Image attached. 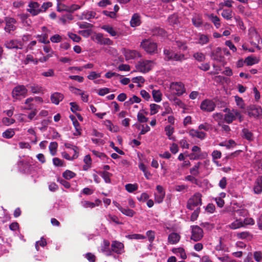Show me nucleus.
Segmentation results:
<instances>
[{
  "label": "nucleus",
  "instance_id": "nucleus-1",
  "mask_svg": "<svg viewBox=\"0 0 262 262\" xmlns=\"http://www.w3.org/2000/svg\"><path fill=\"white\" fill-rule=\"evenodd\" d=\"M224 112H226V113L224 116V120L225 122L228 124L232 123L237 118L238 119L239 122H242L243 120V117L242 115H241L239 111L237 110H230L226 108L224 110Z\"/></svg>",
  "mask_w": 262,
  "mask_h": 262
},
{
  "label": "nucleus",
  "instance_id": "nucleus-2",
  "mask_svg": "<svg viewBox=\"0 0 262 262\" xmlns=\"http://www.w3.org/2000/svg\"><path fill=\"white\" fill-rule=\"evenodd\" d=\"M140 47L148 54H154L157 52V43L150 39H145L142 41Z\"/></svg>",
  "mask_w": 262,
  "mask_h": 262
},
{
  "label": "nucleus",
  "instance_id": "nucleus-3",
  "mask_svg": "<svg viewBox=\"0 0 262 262\" xmlns=\"http://www.w3.org/2000/svg\"><path fill=\"white\" fill-rule=\"evenodd\" d=\"M155 65L153 60H141L139 61L136 65L137 71L145 73L150 71Z\"/></svg>",
  "mask_w": 262,
  "mask_h": 262
},
{
  "label": "nucleus",
  "instance_id": "nucleus-4",
  "mask_svg": "<svg viewBox=\"0 0 262 262\" xmlns=\"http://www.w3.org/2000/svg\"><path fill=\"white\" fill-rule=\"evenodd\" d=\"M28 90L23 85H17L12 90V96L15 100H20L27 96Z\"/></svg>",
  "mask_w": 262,
  "mask_h": 262
},
{
  "label": "nucleus",
  "instance_id": "nucleus-5",
  "mask_svg": "<svg viewBox=\"0 0 262 262\" xmlns=\"http://www.w3.org/2000/svg\"><path fill=\"white\" fill-rule=\"evenodd\" d=\"M171 92L178 96L182 95L186 92L184 84L181 82H172L170 84Z\"/></svg>",
  "mask_w": 262,
  "mask_h": 262
},
{
  "label": "nucleus",
  "instance_id": "nucleus-6",
  "mask_svg": "<svg viewBox=\"0 0 262 262\" xmlns=\"http://www.w3.org/2000/svg\"><path fill=\"white\" fill-rule=\"evenodd\" d=\"M202 194L197 192L195 193L191 198H190L187 204V208L189 210H193L195 207H196L202 204Z\"/></svg>",
  "mask_w": 262,
  "mask_h": 262
},
{
  "label": "nucleus",
  "instance_id": "nucleus-7",
  "mask_svg": "<svg viewBox=\"0 0 262 262\" xmlns=\"http://www.w3.org/2000/svg\"><path fill=\"white\" fill-rule=\"evenodd\" d=\"M34 102L38 103H42L43 102V99L40 97H29L26 99L25 101V106L24 107V110H34L36 109Z\"/></svg>",
  "mask_w": 262,
  "mask_h": 262
},
{
  "label": "nucleus",
  "instance_id": "nucleus-8",
  "mask_svg": "<svg viewBox=\"0 0 262 262\" xmlns=\"http://www.w3.org/2000/svg\"><path fill=\"white\" fill-rule=\"evenodd\" d=\"M122 53L126 60L135 59L137 58L141 57L142 56L140 52L135 50L123 48L122 50Z\"/></svg>",
  "mask_w": 262,
  "mask_h": 262
},
{
  "label": "nucleus",
  "instance_id": "nucleus-9",
  "mask_svg": "<svg viewBox=\"0 0 262 262\" xmlns=\"http://www.w3.org/2000/svg\"><path fill=\"white\" fill-rule=\"evenodd\" d=\"M215 106V103L213 100L208 99L203 100L200 104L201 110L206 112H213Z\"/></svg>",
  "mask_w": 262,
  "mask_h": 262
},
{
  "label": "nucleus",
  "instance_id": "nucleus-10",
  "mask_svg": "<svg viewBox=\"0 0 262 262\" xmlns=\"http://www.w3.org/2000/svg\"><path fill=\"white\" fill-rule=\"evenodd\" d=\"M5 27L4 28L5 31L11 34L12 32L14 31L17 27H16V20L12 17H6L5 18Z\"/></svg>",
  "mask_w": 262,
  "mask_h": 262
},
{
  "label": "nucleus",
  "instance_id": "nucleus-11",
  "mask_svg": "<svg viewBox=\"0 0 262 262\" xmlns=\"http://www.w3.org/2000/svg\"><path fill=\"white\" fill-rule=\"evenodd\" d=\"M203 237V231L198 226H191V239L195 242L199 241Z\"/></svg>",
  "mask_w": 262,
  "mask_h": 262
},
{
  "label": "nucleus",
  "instance_id": "nucleus-12",
  "mask_svg": "<svg viewBox=\"0 0 262 262\" xmlns=\"http://www.w3.org/2000/svg\"><path fill=\"white\" fill-rule=\"evenodd\" d=\"M28 7L27 10V11L33 16L37 15L41 11L39 4L35 2H30L28 5Z\"/></svg>",
  "mask_w": 262,
  "mask_h": 262
},
{
  "label": "nucleus",
  "instance_id": "nucleus-13",
  "mask_svg": "<svg viewBox=\"0 0 262 262\" xmlns=\"http://www.w3.org/2000/svg\"><path fill=\"white\" fill-rule=\"evenodd\" d=\"M112 251L117 254H121L124 252V245L123 243L114 241L111 244Z\"/></svg>",
  "mask_w": 262,
  "mask_h": 262
},
{
  "label": "nucleus",
  "instance_id": "nucleus-14",
  "mask_svg": "<svg viewBox=\"0 0 262 262\" xmlns=\"http://www.w3.org/2000/svg\"><path fill=\"white\" fill-rule=\"evenodd\" d=\"M5 47L10 49H20L22 48L23 44L21 41L17 40H10L5 42Z\"/></svg>",
  "mask_w": 262,
  "mask_h": 262
},
{
  "label": "nucleus",
  "instance_id": "nucleus-15",
  "mask_svg": "<svg viewBox=\"0 0 262 262\" xmlns=\"http://www.w3.org/2000/svg\"><path fill=\"white\" fill-rule=\"evenodd\" d=\"M188 134L191 137H196L201 140H203L206 137V134L199 129H191L189 130Z\"/></svg>",
  "mask_w": 262,
  "mask_h": 262
},
{
  "label": "nucleus",
  "instance_id": "nucleus-16",
  "mask_svg": "<svg viewBox=\"0 0 262 262\" xmlns=\"http://www.w3.org/2000/svg\"><path fill=\"white\" fill-rule=\"evenodd\" d=\"M73 151L74 154L72 156H71L70 155L69 153H68L66 151H63L61 152L62 157L63 158H64V159H66L68 160H70V161H72V160L77 159L78 157L79 148H78V147H73Z\"/></svg>",
  "mask_w": 262,
  "mask_h": 262
},
{
  "label": "nucleus",
  "instance_id": "nucleus-17",
  "mask_svg": "<svg viewBox=\"0 0 262 262\" xmlns=\"http://www.w3.org/2000/svg\"><path fill=\"white\" fill-rule=\"evenodd\" d=\"M95 39L98 43L100 45H111L112 41L107 38H104L101 33H98L95 35Z\"/></svg>",
  "mask_w": 262,
  "mask_h": 262
},
{
  "label": "nucleus",
  "instance_id": "nucleus-18",
  "mask_svg": "<svg viewBox=\"0 0 262 262\" xmlns=\"http://www.w3.org/2000/svg\"><path fill=\"white\" fill-rule=\"evenodd\" d=\"M262 114V109L260 106H252L249 112L248 115L250 117L256 118Z\"/></svg>",
  "mask_w": 262,
  "mask_h": 262
},
{
  "label": "nucleus",
  "instance_id": "nucleus-19",
  "mask_svg": "<svg viewBox=\"0 0 262 262\" xmlns=\"http://www.w3.org/2000/svg\"><path fill=\"white\" fill-rule=\"evenodd\" d=\"M253 191L255 194H260L262 192V176H259L256 180Z\"/></svg>",
  "mask_w": 262,
  "mask_h": 262
},
{
  "label": "nucleus",
  "instance_id": "nucleus-20",
  "mask_svg": "<svg viewBox=\"0 0 262 262\" xmlns=\"http://www.w3.org/2000/svg\"><path fill=\"white\" fill-rule=\"evenodd\" d=\"M64 98V95L58 92H55L53 93L51 96V102L57 105L59 103L60 101H61Z\"/></svg>",
  "mask_w": 262,
  "mask_h": 262
},
{
  "label": "nucleus",
  "instance_id": "nucleus-21",
  "mask_svg": "<svg viewBox=\"0 0 262 262\" xmlns=\"http://www.w3.org/2000/svg\"><path fill=\"white\" fill-rule=\"evenodd\" d=\"M196 39H198L196 43L202 46L207 44L209 41V36L201 33L198 34V38Z\"/></svg>",
  "mask_w": 262,
  "mask_h": 262
},
{
  "label": "nucleus",
  "instance_id": "nucleus-22",
  "mask_svg": "<svg viewBox=\"0 0 262 262\" xmlns=\"http://www.w3.org/2000/svg\"><path fill=\"white\" fill-rule=\"evenodd\" d=\"M180 239V235L175 232L170 233L168 237V242L171 244H175L179 242Z\"/></svg>",
  "mask_w": 262,
  "mask_h": 262
},
{
  "label": "nucleus",
  "instance_id": "nucleus-23",
  "mask_svg": "<svg viewBox=\"0 0 262 262\" xmlns=\"http://www.w3.org/2000/svg\"><path fill=\"white\" fill-rule=\"evenodd\" d=\"M192 23L195 27H200L203 24L202 16L199 14H195L192 18Z\"/></svg>",
  "mask_w": 262,
  "mask_h": 262
},
{
  "label": "nucleus",
  "instance_id": "nucleus-24",
  "mask_svg": "<svg viewBox=\"0 0 262 262\" xmlns=\"http://www.w3.org/2000/svg\"><path fill=\"white\" fill-rule=\"evenodd\" d=\"M104 124L111 132L116 133L119 130L118 127L116 125H114L109 120H105L104 121Z\"/></svg>",
  "mask_w": 262,
  "mask_h": 262
},
{
  "label": "nucleus",
  "instance_id": "nucleus-25",
  "mask_svg": "<svg viewBox=\"0 0 262 262\" xmlns=\"http://www.w3.org/2000/svg\"><path fill=\"white\" fill-rule=\"evenodd\" d=\"M70 117L73 122V124L76 130V132L74 133V135L75 136L80 135L81 134V129L79 122L74 116H71Z\"/></svg>",
  "mask_w": 262,
  "mask_h": 262
},
{
  "label": "nucleus",
  "instance_id": "nucleus-26",
  "mask_svg": "<svg viewBox=\"0 0 262 262\" xmlns=\"http://www.w3.org/2000/svg\"><path fill=\"white\" fill-rule=\"evenodd\" d=\"M130 24L132 27L138 26L141 24L140 16L137 14H134L130 21Z\"/></svg>",
  "mask_w": 262,
  "mask_h": 262
},
{
  "label": "nucleus",
  "instance_id": "nucleus-27",
  "mask_svg": "<svg viewBox=\"0 0 262 262\" xmlns=\"http://www.w3.org/2000/svg\"><path fill=\"white\" fill-rule=\"evenodd\" d=\"M172 251L173 253L180 256L183 259H185L187 258L185 250L182 248H173Z\"/></svg>",
  "mask_w": 262,
  "mask_h": 262
},
{
  "label": "nucleus",
  "instance_id": "nucleus-28",
  "mask_svg": "<svg viewBox=\"0 0 262 262\" xmlns=\"http://www.w3.org/2000/svg\"><path fill=\"white\" fill-rule=\"evenodd\" d=\"M231 229H237L244 226V223L241 220H236L229 225Z\"/></svg>",
  "mask_w": 262,
  "mask_h": 262
},
{
  "label": "nucleus",
  "instance_id": "nucleus-29",
  "mask_svg": "<svg viewBox=\"0 0 262 262\" xmlns=\"http://www.w3.org/2000/svg\"><path fill=\"white\" fill-rule=\"evenodd\" d=\"M233 12L230 9H223L221 15L227 20L231 19L232 17Z\"/></svg>",
  "mask_w": 262,
  "mask_h": 262
},
{
  "label": "nucleus",
  "instance_id": "nucleus-30",
  "mask_svg": "<svg viewBox=\"0 0 262 262\" xmlns=\"http://www.w3.org/2000/svg\"><path fill=\"white\" fill-rule=\"evenodd\" d=\"M102 29L108 33L112 36H115L117 35V32L111 26L104 25L102 27Z\"/></svg>",
  "mask_w": 262,
  "mask_h": 262
},
{
  "label": "nucleus",
  "instance_id": "nucleus-31",
  "mask_svg": "<svg viewBox=\"0 0 262 262\" xmlns=\"http://www.w3.org/2000/svg\"><path fill=\"white\" fill-rule=\"evenodd\" d=\"M208 17L217 28H219L221 26L220 18L216 15L211 14L208 16Z\"/></svg>",
  "mask_w": 262,
  "mask_h": 262
},
{
  "label": "nucleus",
  "instance_id": "nucleus-32",
  "mask_svg": "<svg viewBox=\"0 0 262 262\" xmlns=\"http://www.w3.org/2000/svg\"><path fill=\"white\" fill-rule=\"evenodd\" d=\"M152 95L154 100L159 102L162 100V93L159 90H154L152 91Z\"/></svg>",
  "mask_w": 262,
  "mask_h": 262
},
{
  "label": "nucleus",
  "instance_id": "nucleus-33",
  "mask_svg": "<svg viewBox=\"0 0 262 262\" xmlns=\"http://www.w3.org/2000/svg\"><path fill=\"white\" fill-rule=\"evenodd\" d=\"M258 60L256 57H253L251 56H248L245 60V62L248 66L253 65L255 63H258Z\"/></svg>",
  "mask_w": 262,
  "mask_h": 262
},
{
  "label": "nucleus",
  "instance_id": "nucleus-34",
  "mask_svg": "<svg viewBox=\"0 0 262 262\" xmlns=\"http://www.w3.org/2000/svg\"><path fill=\"white\" fill-rule=\"evenodd\" d=\"M29 88H30L31 91L32 92V93H34V94H38V93H39L42 92V87L38 84H34L31 85L29 86Z\"/></svg>",
  "mask_w": 262,
  "mask_h": 262
},
{
  "label": "nucleus",
  "instance_id": "nucleus-35",
  "mask_svg": "<svg viewBox=\"0 0 262 262\" xmlns=\"http://www.w3.org/2000/svg\"><path fill=\"white\" fill-rule=\"evenodd\" d=\"M58 144L56 142H51L49 145V150L51 154L54 156L56 154Z\"/></svg>",
  "mask_w": 262,
  "mask_h": 262
},
{
  "label": "nucleus",
  "instance_id": "nucleus-36",
  "mask_svg": "<svg viewBox=\"0 0 262 262\" xmlns=\"http://www.w3.org/2000/svg\"><path fill=\"white\" fill-rule=\"evenodd\" d=\"M141 101V99L138 97L134 95L129 99L125 102V105L128 106L133 104L134 103H139Z\"/></svg>",
  "mask_w": 262,
  "mask_h": 262
},
{
  "label": "nucleus",
  "instance_id": "nucleus-37",
  "mask_svg": "<svg viewBox=\"0 0 262 262\" xmlns=\"http://www.w3.org/2000/svg\"><path fill=\"white\" fill-rule=\"evenodd\" d=\"M168 21L170 25L173 26L179 23L178 16L176 14L170 15L168 18Z\"/></svg>",
  "mask_w": 262,
  "mask_h": 262
},
{
  "label": "nucleus",
  "instance_id": "nucleus-38",
  "mask_svg": "<svg viewBox=\"0 0 262 262\" xmlns=\"http://www.w3.org/2000/svg\"><path fill=\"white\" fill-rule=\"evenodd\" d=\"M120 211L123 214H124L126 216H129V217L133 216L135 214V212L134 210L130 209L129 208H120Z\"/></svg>",
  "mask_w": 262,
  "mask_h": 262
},
{
  "label": "nucleus",
  "instance_id": "nucleus-39",
  "mask_svg": "<svg viewBox=\"0 0 262 262\" xmlns=\"http://www.w3.org/2000/svg\"><path fill=\"white\" fill-rule=\"evenodd\" d=\"M30 62H33L35 64H37L38 61L33 58L31 55H27L26 58L23 61V63L25 64H28Z\"/></svg>",
  "mask_w": 262,
  "mask_h": 262
},
{
  "label": "nucleus",
  "instance_id": "nucleus-40",
  "mask_svg": "<svg viewBox=\"0 0 262 262\" xmlns=\"http://www.w3.org/2000/svg\"><path fill=\"white\" fill-rule=\"evenodd\" d=\"M62 176L64 179L70 180L74 178L76 176V174L71 170H67L62 173Z\"/></svg>",
  "mask_w": 262,
  "mask_h": 262
},
{
  "label": "nucleus",
  "instance_id": "nucleus-41",
  "mask_svg": "<svg viewBox=\"0 0 262 262\" xmlns=\"http://www.w3.org/2000/svg\"><path fill=\"white\" fill-rule=\"evenodd\" d=\"M15 135V132L13 129H8L3 133V137L7 139L12 138Z\"/></svg>",
  "mask_w": 262,
  "mask_h": 262
},
{
  "label": "nucleus",
  "instance_id": "nucleus-42",
  "mask_svg": "<svg viewBox=\"0 0 262 262\" xmlns=\"http://www.w3.org/2000/svg\"><path fill=\"white\" fill-rule=\"evenodd\" d=\"M125 187L126 190L129 192H133L137 190L138 188L137 184H127Z\"/></svg>",
  "mask_w": 262,
  "mask_h": 262
},
{
  "label": "nucleus",
  "instance_id": "nucleus-43",
  "mask_svg": "<svg viewBox=\"0 0 262 262\" xmlns=\"http://www.w3.org/2000/svg\"><path fill=\"white\" fill-rule=\"evenodd\" d=\"M212 125L207 122L201 124L198 126V129L200 130H204L205 131H208L212 129Z\"/></svg>",
  "mask_w": 262,
  "mask_h": 262
},
{
  "label": "nucleus",
  "instance_id": "nucleus-44",
  "mask_svg": "<svg viewBox=\"0 0 262 262\" xmlns=\"http://www.w3.org/2000/svg\"><path fill=\"white\" fill-rule=\"evenodd\" d=\"M81 204L84 208H93L95 207L96 205L98 206L99 204H95V203L88 201H82Z\"/></svg>",
  "mask_w": 262,
  "mask_h": 262
},
{
  "label": "nucleus",
  "instance_id": "nucleus-45",
  "mask_svg": "<svg viewBox=\"0 0 262 262\" xmlns=\"http://www.w3.org/2000/svg\"><path fill=\"white\" fill-rule=\"evenodd\" d=\"M161 108L160 106L156 104H151L150 105V114L153 115L157 113Z\"/></svg>",
  "mask_w": 262,
  "mask_h": 262
},
{
  "label": "nucleus",
  "instance_id": "nucleus-46",
  "mask_svg": "<svg viewBox=\"0 0 262 262\" xmlns=\"http://www.w3.org/2000/svg\"><path fill=\"white\" fill-rule=\"evenodd\" d=\"M201 164V162H198L190 169V172L192 175L196 176L199 174V168Z\"/></svg>",
  "mask_w": 262,
  "mask_h": 262
},
{
  "label": "nucleus",
  "instance_id": "nucleus-47",
  "mask_svg": "<svg viewBox=\"0 0 262 262\" xmlns=\"http://www.w3.org/2000/svg\"><path fill=\"white\" fill-rule=\"evenodd\" d=\"M95 12L93 11H85L82 13L83 18L88 20L95 17Z\"/></svg>",
  "mask_w": 262,
  "mask_h": 262
},
{
  "label": "nucleus",
  "instance_id": "nucleus-48",
  "mask_svg": "<svg viewBox=\"0 0 262 262\" xmlns=\"http://www.w3.org/2000/svg\"><path fill=\"white\" fill-rule=\"evenodd\" d=\"M106 219L108 221L113 222L115 223H116V224H118V225L122 224V223L119 221L118 217L116 215H112L111 214H108L106 217Z\"/></svg>",
  "mask_w": 262,
  "mask_h": 262
},
{
  "label": "nucleus",
  "instance_id": "nucleus-49",
  "mask_svg": "<svg viewBox=\"0 0 262 262\" xmlns=\"http://www.w3.org/2000/svg\"><path fill=\"white\" fill-rule=\"evenodd\" d=\"M193 56L195 59L200 62L203 61L205 59V55L201 52L195 53Z\"/></svg>",
  "mask_w": 262,
  "mask_h": 262
},
{
  "label": "nucleus",
  "instance_id": "nucleus-50",
  "mask_svg": "<svg viewBox=\"0 0 262 262\" xmlns=\"http://www.w3.org/2000/svg\"><path fill=\"white\" fill-rule=\"evenodd\" d=\"M166 135L169 139H171V136L174 132V128L171 125H167L165 127Z\"/></svg>",
  "mask_w": 262,
  "mask_h": 262
},
{
  "label": "nucleus",
  "instance_id": "nucleus-51",
  "mask_svg": "<svg viewBox=\"0 0 262 262\" xmlns=\"http://www.w3.org/2000/svg\"><path fill=\"white\" fill-rule=\"evenodd\" d=\"M146 234L148 237L149 242L150 243V246H151V244L155 238V232L152 230H148L146 232Z\"/></svg>",
  "mask_w": 262,
  "mask_h": 262
},
{
  "label": "nucleus",
  "instance_id": "nucleus-52",
  "mask_svg": "<svg viewBox=\"0 0 262 262\" xmlns=\"http://www.w3.org/2000/svg\"><path fill=\"white\" fill-rule=\"evenodd\" d=\"M243 137L248 140L251 141L252 140V134L247 129H244L243 130Z\"/></svg>",
  "mask_w": 262,
  "mask_h": 262
},
{
  "label": "nucleus",
  "instance_id": "nucleus-53",
  "mask_svg": "<svg viewBox=\"0 0 262 262\" xmlns=\"http://www.w3.org/2000/svg\"><path fill=\"white\" fill-rule=\"evenodd\" d=\"M185 59V56L183 54L176 53L174 52L171 60L182 61Z\"/></svg>",
  "mask_w": 262,
  "mask_h": 262
},
{
  "label": "nucleus",
  "instance_id": "nucleus-54",
  "mask_svg": "<svg viewBox=\"0 0 262 262\" xmlns=\"http://www.w3.org/2000/svg\"><path fill=\"white\" fill-rule=\"evenodd\" d=\"M223 115L221 113H215L213 115V117L215 121H216L218 123V125H222V123L223 121Z\"/></svg>",
  "mask_w": 262,
  "mask_h": 262
},
{
  "label": "nucleus",
  "instance_id": "nucleus-55",
  "mask_svg": "<svg viewBox=\"0 0 262 262\" xmlns=\"http://www.w3.org/2000/svg\"><path fill=\"white\" fill-rule=\"evenodd\" d=\"M110 245V243L108 241L104 239L103 241V243L101 246V251L102 252H104L107 250L110 249L109 247Z\"/></svg>",
  "mask_w": 262,
  "mask_h": 262
},
{
  "label": "nucleus",
  "instance_id": "nucleus-56",
  "mask_svg": "<svg viewBox=\"0 0 262 262\" xmlns=\"http://www.w3.org/2000/svg\"><path fill=\"white\" fill-rule=\"evenodd\" d=\"M37 37L38 38V41L41 43L47 44L50 42L49 40L47 39L48 35L46 34H43L41 35H37Z\"/></svg>",
  "mask_w": 262,
  "mask_h": 262
},
{
  "label": "nucleus",
  "instance_id": "nucleus-57",
  "mask_svg": "<svg viewBox=\"0 0 262 262\" xmlns=\"http://www.w3.org/2000/svg\"><path fill=\"white\" fill-rule=\"evenodd\" d=\"M165 194H160V193H155V202L157 203H161L163 201V200L165 198Z\"/></svg>",
  "mask_w": 262,
  "mask_h": 262
},
{
  "label": "nucleus",
  "instance_id": "nucleus-58",
  "mask_svg": "<svg viewBox=\"0 0 262 262\" xmlns=\"http://www.w3.org/2000/svg\"><path fill=\"white\" fill-rule=\"evenodd\" d=\"M15 119L9 117H4L2 119V122L4 124L9 126L15 122Z\"/></svg>",
  "mask_w": 262,
  "mask_h": 262
},
{
  "label": "nucleus",
  "instance_id": "nucleus-59",
  "mask_svg": "<svg viewBox=\"0 0 262 262\" xmlns=\"http://www.w3.org/2000/svg\"><path fill=\"white\" fill-rule=\"evenodd\" d=\"M37 113V109H34V110H31V112H30L28 115V118L30 120H37V117H36Z\"/></svg>",
  "mask_w": 262,
  "mask_h": 262
},
{
  "label": "nucleus",
  "instance_id": "nucleus-60",
  "mask_svg": "<svg viewBox=\"0 0 262 262\" xmlns=\"http://www.w3.org/2000/svg\"><path fill=\"white\" fill-rule=\"evenodd\" d=\"M165 58L167 60H172L174 52L169 50H164Z\"/></svg>",
  "mask_w": 262,
  "mask_h": 262
},
{
  "label": "nucleus",
  "instance_id": "nucleus-61",
  "mask_svg": "<svg viewBox=\"0 0 262 262\" xmlns=\"http://www.w3.org/2000/svg\"><path fill=\"white\" fill-rule=\"evenodd\" d=\"M217 258L222 262H238L235 259H231L228 255L217 257Z\"/></svg>",
  "mask_w": 262,
  "mask_h": 262
},
{
  "label": "nucleus",
  "instance_id": "nucleus-62",
  "mask_svg": "<svg viewBox=\"0 0 262 262\" xmlns=\"http://www.w3.org/2000/svg\"><path fill=\"white\" fill-rule=\"evenodd\" d=\"M39 245L41 247H45L47 245V242L43 237H41L39 241L36 242L35 248L37 251L39 250Z\"/></svg>",
  "mask_w": 262,
  "mask_h": 262
},
{
  "label": "nucleus",
  "instance_id": "nucleus-63",
  "mask_svg": "<svg viewBox=\"0 0 262 262\" xmlns=\"http://www.w3.org/2000/svg\"><path fill=\"white\" fill-rule=\"evenodd\" d=\"M137 119L139 122L141 123L146 122L148 118L146 117L142 113L139 112L137 115Z\"/></svg>",
  "mask_w": 262,
  "mask_h": 262
},
{
  "label": "nucleus",
  "instance_id": "nucleus-64",
  "mask_svg": "<svg viewBox=\"0 0 262 262\" xmlns=\"http://www.w3.org/2000/svg\"><path fill=\"white\" fill-rule=\"evenodd\" d=\"M68 36L71 39H72L75 42H78L81 40V37L74 33H69Z\"/></svg>",
  "mask_w": 262,
  "mask_h": 262
}]
</instances>
